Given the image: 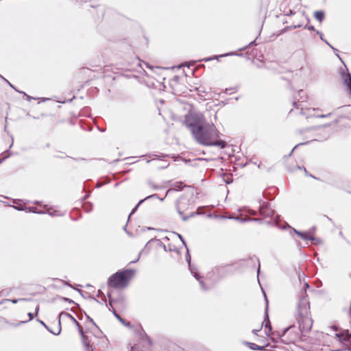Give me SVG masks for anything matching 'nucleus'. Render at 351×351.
<instances>
[{"label": "nucleus", "instance_id": "nucleus-1", "mask_svg": "<svg viewBox=\"0 0 351 351\" xmlns=\"http://www.w3.org/2000/svg\"><path fill=\"white\" fill-rule=\"evenodd\" d=\"M186 124L197 143L206 146H217L225 148L226 143L224 141H217L219 132L213 123H204L202 115H195L186 117Z\"/></svg>", "mask_w": 351, "mask_h": 351}, {"label": "nucleus", "instance_id": "nucleus-2", "mask_svg": "<svg viewBox=\"0 0 351 351\" xmlns=\"http://www.w3.org/2000/svg\"><path fill=\"white\" fill-rule=\"evenodd\" d=\"M310 304L306 296H302L298 304L297 320L299 328L302 332H306L311 330L313 325V319L310 315Z\"/></svg>", "mask_w": 351, "mask_h": 351}, {"label": "nucleus", "instance_id": "nucleus-3", "mask_svg": "<svg viewBox=\"0 0 351 351\" xmlns=\"http://www.w3.org/2000/svg\"><path fill=\"white\" fill-rule=\"evenodd\" d=\"M135 273L136 270L132 269L119 270L109 277L108 285L114 289L125 288L128 285Z\"/></svg>", "mask_w": 351, "mask_h": 351}, {"label": "nucleus", "instance_id": "nucleus-4", "mask_svg": "<svg viewBox=\"0 0 351 351\" xmlns=\"http://www.w3.org/2000/svg\"><path fill=\"white\" fill-rule=\"evenodd\" d=\"M190 200L188 197L185 196L180 197L176 202V210L183 221H186L190 217H193L197 214V213L193 212L191 213L189 215H184V212L185 210H189L190 208Z\"/></svg>", "mask_w": 351, "mask_h": 351}, {"label": "nucleus", "instance_id": "nucleus-5", "mask_svg": "<svg viewBox=\"0 0 351 351\" xmlns=\"http://www.w3.org/2000/svg\"><path fill=\"white\" fill-rule=\"evenodd\" d=\"M228 265H219L214 267L212 271L208 274V278L214 281H218L225 278L229 274Z\"/></svg>", "mask_w": 351, "mask_h": 351}, {"label": "nucleus", "instance_id": "nucleus-6", "mask_svg": "<svg viewBox=\"0 0 351 351\" xmlns=\"http://www.w3.org/2000/svg\"><path fill=\"white\" fill-rule=\"evenodd\" d=\"M186 261L188 263L189 269L191 271V274L194 276V278L199 282L201 288L204 291H207L210 289V287L206 285V284L202 280V277L199 275L197 268L191 263V255L189 254V249L187 248V253L186 254Z\"/></svg>", "mask_w": 351, "mask_h": 351}, {"label": "nucleus", "instance_id": "nucleus-7", "mask_svg": "<svg viewBox=\"0 0 351 351\" xmlns=\"http://www.w3.org/2000/svg\"><path fill=\"white\" fill-rule=\"evenodd\" d=\"M258 207V213L264 217H271L274 215V210L271 208L268 202L260 200Z\"/></svg>", "mask_w": 351, "mask_h": 351}, {"label": "nucleus", "instance_id": "nucleus-8", "mask_svg": "<svg viewBox=\"0 0 351 351\" xmlns=\"http://www.w3.org/2000/svg\"><path fill=\"white\" fill-rule=\"evenodd\" d=\"M64 318L72 319L73 322L77 326L81 337H82V335H85L84 334L82 328L80 325L79 322L75 319V318L72 315L68 313L62 312L59 314V325H60L61 319Z\"/></svg>", "mask_w": 351, "mask_h": 351}, {"label": "nucleus", "instance_id": "nucleus-9", "mask_svg": "<svg viewBox=\"0 0 351 351\" xmlns=\"http://www.w3.org/2000/svg\"><path fill=\"white\" fill-rule=\"evenodd\" d=\"M341 76L343 84L347 86L351 95V74L349 72H342Z\"/></svg>", "mask_w": 351, "mask_h": 351}, {"label": "nucleus", "instance_id": "nucleus-10", "mask_svg": "<svg viewBox=\"0 0 351 351\" xmlns=\"http://www.w3.org/2000/svg\"><path fill=\"white\" fill-rule=\"evenodd\" d=\"M166 197L165 196V197L163 198H160L158 197V195L157 194H153V195H148L147 197H145L144 199H141L139 201V202L138 203V204L135 206L134 208H133V210H132V212L130 213V214L129 215V217H128V219H130V216L136 210L137 208L138 207V206L142 204L144 201L147 200V199H154V198H156V199H159L161 202H162L164 200V199Z\"/></svg>", "mask_w": 351, "mask_h": 351}, {"label": "nucleus", "instance_id": "nucleus-11", "mask_svg": "<svg viewBox=\"0 0 351 351\" xmlns=\"http://www.w3.org/2000/svg\"><path fill=\"white\" fill-rule=\"evenodd\" d=\"M186 185H184L182 182H176L172 185V187L167 190L165 194V197H167L169 194L172 193L173 191H178L184 189Z\"/></svg>", "mask_w": 351, "mask_h": 351}, {"label": "nucleus", "instance_id": "nucleus-12", "mask_svg": "<svg viewBox=\"0 0 351 351\" xmlns=\"http://www.w3.org/2000/svg\"><path fill=\"white\" fill-rule=\"evenodd\" d=\"M234 55H237V56L238 54L237 53H234V52H230V53H225V54H221V55H219V56H214L206 58H204V59L201 60V61L209 62V61H211V60H215V59H218L219 58L226 57V56H234Z\"/></svg>", "mask_w": 351, "mask_h": 351}, {"label": "nucleus", "instance_id": "nucleus-13", "mask_svg": "<svg viewBox=\"0 0 351 351\" xmlns=\"http://www.w3.org/2000/svg\"><path fill=\"white\" fill-rule=\"evenodd\" d=\"M143 335H142V340L144 341V343L143 347L145 349H149L152 346V341L151 338L143 332Z\"/></svg>", "mask_w": 351, "mask_h": 351}, {"label": "nucleus", "instance_id": "nucleus-14", "mask_svg": "<svg viewBox=\"0 0 351 351\" xmlns=\"http://www.w3.org/2000/svg\"><path fill=\"white\" fill-rule=\"evenodd\" d=\"M25 210H28L29 212L34 213H37V214H45V213H47L50 215H57L56 211H54L53 213V212H51L50 210H48L47 212L37 211L36 210V208H34V207H27V208H25Z\"/></svg>", "mask_w": 351, "mask_h": 351}, {"label": "nucleus", "instance_id": "nucleus-15", "mask_svg": "<svg viewBox=\"0 0 351 351\" xmlns=\"http://www.w3.org/2000/svg\"><path fill=\"white\" fill-rule=\"evenodd\" d=\"M81 338H82V343H83L84 346L86 348V351H93V348L90 345V341L88 339V337L86 335H82V337H81Z\"/></svg>", "mask_w": 351, "mask_h": 351}, {"label": "nucleus", "instance_id": "nucleus-16", "mask_svg": "<svg viewBox=\"0 0 351 351\" xmlns=\"http://www.w3.org/2000/svg\"><path fill=\"white\" fill-rule=\"evenodd\" d=\"M315 108L304 109L302 106L300 107V114L306 116L307 118L312 116V112L315 111Z\"/></svg>", "mask_w": 351, "mask_h": 351}, {"label": "nucleus", "instance_id": "nucleus-17", "mask_svg": "<svg viewBox=\"0 0 351 351\" xmlns=\"http://www.w3.org/2000/svg\"><path fill=\"white\" fill-rule=\"evenodd\" d=\"M114 315L125 326L130 327V323L123 319L119 314L117 313L114 309H113Z\"/></svg>", "mask_w": 351, "mask_h": 351}, {"label": "nucleus", "instance_id": "nucleus-18", "mask_svg": "<svg viewBox=\"0 0 351 351\" xmlns=\"http://www.w3.org/2000/svg\"><path fill=\"white\" fill-rule=\"evenodd\" d=\"M314 16L321 23L324 19V12L322 10L316 11L314 13Z\"/></svg>", "mask_w": 351, "mask_h": 351}, {"label": "nucleus", "instance_id": "nucleus-19", "mask_svg": "<svg viewBox=\"0 0 351 351\" xmlns=\"http://www.w3.org/2000/svg\"><path fill=\"white\" fill-rule=\"evenodd\" d=\"M316 33L319 36L320 39L323 40L326 45H328L334 51L338 52V50L336 48L330 45V43L326 40H325L324 38H323V34L322 32H320L318 30H316Z\"/></svg>", "mask_w": 351, "mask_h": 351}, {"label": "nucleus", "instance_id": "nucleus-20", "mask_svg": "<svg viewBox=\"0 0 351 351\" xmlns=\"http://www.w3.org/2000/svg\"><path fill=\"white\" fill-rule=\"evenodd\" d=\"M301 238L306 241H315L316 240V239L313 236L310 235L308 232H302Z\"/></svg>", "mask_w": 351, "mask_h": 351}, {"label": "nucleus", "instance_id": "nucleus-21", "mask_svg": "<svg viewBox=\"0 0 351 351\" xmlns=\"http://www.w3.org/2000/svg\"><path fill=\"white\" fill-rule=\"evenodd\" d=\"M247 344L248 345V347L251 350H264V347L258 346V345H256V343H249V342H247Z\"/></svg>", "mask_w": 351, "mask_h": 351}, {"label": "nucleus", "instance_id": "nucleus-22", "mask_svg": "<svg viewBox=\"0 0 351 351\" xmlns=\"http://www.w3.org/2000/svg\"><path fill=\"white\" fill-rule=\"evenodd\" d=\"M38 322H40V324H42L43 326H45V328H47L50 332H51L52 334L55 335H58L61 332V324L59 325L58 324V332H53L52 330H51L48 326L45 324L44 322L43 321H40V320H38Z\"/></svg>", "mask_w": 351, "mask_h": 351}, {"label": "nucleus", "instance_id": "nucleus-23", "mask_svg": "<svg viewBox=\"0 0 351 351\" xmlns=\"http://www.w3.org/2000/svg\"><path fill=\"white\" fill-rule=\"evenodd\" d=\"M273 225H274L275 226H276L277 228H281V229H285L287 228V226H289L287 223H286V225H284L282 226H280L279 225V222L277 219H275L274 221V223H273Z\"/></svg>", "mask_w": 351, "mask_h": 351}, {"label": "nucleus", "instance_id": "nucleus-24", "mask_svg": "<svg viewBox=\"0 0 351 351\" xmlns=\"http://www.w3.org/2000/svg\"><path fill=\"white\" fill-rule=\"evenodd\" d=\"M3 158L0 160V164L1 162H3V161H4L5 159H7L8 158L10 157V153L9 152V150H7L5 151L3 154Z\"/></svg>", "mask_w": 351, "mask_h": 351}, {"label": "nucleus", "instance_id": "nucleus-25", "mask_svg": "<svg viewBox=\"0 0 351 351\" xmlns=\"http://www.w3.org/2000/svg\"><path fill=\"white\" fill-rule=\"evenodd\" d=\"M265 317L267 319V322L265 324V328H268L269 331L270 332L271 330V326L269 321V316L267 314V311H266Z\"/></svg>", "mask_w": 351, "mask_h": 351}, {"label": "nucleus", "instance_id": "nucleus-26", "mask_svg": "<svg viewBox=\"0 0 351 351\" xmlns=\"http://www.w3.org/2000/svg\"><path fill=\"white\" fill-rule=\"evenodd\" d=\"M308 142L306 143H300L298 144H297L293 149L291 151V152L289 153V154L287 156V157H289L291 156V155L292 154L293 152L300 145H304V144H306Z\"/></svg>", "mask_w": 351, "mask_h": 351}, {"label": "nucleus", "instance_id": "nucleus-27", "mask_svg": "<svg viewBox=\"0 0 351 351\" xmlns=\"http://www.w3.org/2000/svg\"><path fill=\"white\" fill-rule=\"evenodd\" d=\"M20 93H22L23 94L24 97H25L26 99L28 101H31L32 99H35L34 97L28 95L27 94H26L25 92H19Z\"/></svg>", "mask_w": 351, "mask_h": 351}, {"label": "nucleus", "instance_id": "nucleus-28", "mask_svg": "<svg viewBox=\"0 0 351 351\" xmlns=\"http://www.w3.org/2000/svg\"><path fill=\"white\" fill-rule=\"evenodd\" d=\"M256 45V42H255V40H253V41L250 42L248 45H246V46L239 49V50L243 51V50H245V49H247L250 45Z\"/></svg>", "mask_w": 351, "mask_h": 351}, {"label": "nucleus", "instance_id": "nucleus-29", "mask_svg": "<svg viewBox=\"0 0 351 351\" xmlns=\"http://www.w3.org/2000/svg\"><path fill=\"white\" fill-rule=\"evenodd\" d=\"M347 337H344L343 339L346 341H348L351 343V332H349L348 330H347Z\"/></svg>", "mask_w": 351, "mask_h": 351}, {"label": "nucleus", "instance_id": "nucleus-30", "mask_svg": "<svg viewBox=\"0 0 351 351\" xmlns=\"http://www.w3.org/2000/svg\"><path fill=\"white\" fill-rule=\"evenodd\" d=\"M302 26L301 24H297V25H292V26H290V27H287V29H296V28H299Z\"/></svg>", "mask_w": 351, "mask_h": 351}, {"label": "nucleus", "instance_id": "nucleus-31", "mask_svg": "<svg viewBox=\"0 0 351 351\" xmlns=\"http://www.w3.org/2000/svg\"><path fill=\"white\" fill-rule=\"evenodd\" d=\"M12 207L18 210H24L25 209V208L22 206H13Z\"/></svg>", "mask_w": 351, "mask_h": 351}, {"label": "nucleus", "instance_id": "nucleus-32", "mask_svg": "<svg viewBox=\"0 0 351 351\" xmlns=\"http://www.w3.org/2000/svg\"><path fill=\"white\" fill-rule=\"evenodd\" d=\"M331 113H328L327 114H320V115H317L316 116V117H319V118H326V117H329L331 116Z\"/></svg>", "mask_w": 351, "mask_h": 351}, {"label": "nucleus", "instance_id": "nucleus-33", "mask_svg": "<svg viewBox=\"0 0 351 351\" xmlns=\"http://www.w3.org/2000/svg\"><path fill=\"white\" fill-rule=\"evenodd\" d=\"M293 232L301 237L302 232L298 231L293 228H291Z\"/></svg>", "mask_w": 351, "mask_h": 351}, {"label": "nucleus", "instance_id": "nucleus-34", "mask_svg": "<svg viewBox=\"0 0 351 351\" xmlns=\"http://www.w3.org/2000/svg\"><path fill=\"white\" fill-rule=\"evenodd\" d=\"M28 300L26 299V298H20V299H18V300H12V302L14 303V304H16L18 301H27Z\"/></svg>", "mask_w": 351, "mask_h": 351}, {"label": "nucleus", "instance_id": "nucleus-35", "mask_svg": "<svg viewBox=\"0 0 351 351\" xmlns=\"http://www.w3.org/2000/svg\"><path fill=\"white\" fill-rule=\"evenodd\" d=\"M172 349H173V351H184V350H182L180 348H179V347H178V346H175V345H173V346H172Z\"/></svg>", "mask_w": 351, "mask_h": 351}, {"label": "nucleus", "instance_id": "nucleus-36", "mask_svg": "<svg viewBox=\"0 0 351 351\" xmlns=\"http://www.w3.org/2000/svg\"><path fill=\"white\" fill-rule=\"evenodd\" d=\"M178 237H179L180 240L182 241V244H183L185 247H186V242L184 241V240L183 237H182V235H180V234H178Z\"/></svg>", "mask_w": 351, "mask_h": 351}, {"label": "nucleus", "instance_id": "nucleus-37", "mask_svg": "<svg viewBox=\"0 0 351 351\" xmlns=\"http://www.w3.org/2000/svg\"><path fill=\"white\" fill-rule=\"evenodd\" d=\"M305 28H306V29H308V30H311V31H316V30L315 29L314 26H313V25H306V26H305Z\"/></svg>", "mask_w": 351, "mask_h": 351}, {"label": "nucleus", "instance_id": "nucleus-38", "mask_svg": "<svg viewBox=\"0 0 351 351\" xmlns=\"http://www.w3.org/2000/svg\"><path fill=\"white\" fill-rule=\"evenodd\" d=\"M4 81H5L10 86V87H12L13 89H14L16 91H17L19 93L20 92L18 90H16V88L8 80L4 79Z\"/></svg>", "mask_w": 351, "mask_h": 351}, {"label": "nucleus", "instance_id": "nucleus-39", "mask_svg": "<svg viewBox=\"0 0 351 351\" xmlns=\"http://www.w3.org/2000/svg\"><path fill=\"white\" fill-rule=\"evenodd\" d=\"M248 213L251 215H257V212L256 210H254L252 209L248 210Z\"/></svg>", "mask_w": 351, "mask_h": 351}, {"label": "nucleus", "instance_id": "nucleus-40", "mask_svg": "<svg viewBox=\"0 0 351 351\" xmlns=\"http://www.w3.org/2000/svg\"><path fill=\"white\" fill-rule=\"evenodd\" d=\"M253 221L258 222V223H263V220L261 218H254L252 219Z\"/></svg>", "mask_w": 351, "mask_h": 351}, {"label": "nucleus", "instance_id": "nucleus-41", "mask_svg": "<svg viewBox=\"0 0 351 351\" xmlns=\"http://www.w3.org/2000/svg\"><path fill=\"white\" fill-rule=\"evenodd\" d=\"M150 186L154 189H159V186H158L156 184H149Z\"/></svg>", "mask_w": 351, "mask_h": 351}, {"label": "nucleus", "instance_id": "nucleus-42", "mask_svg": "<svg viewBox=\"0 0 351 351\" xmlns=\"http://www.w3.org/2000/svg\"><path fill=\"white\" fill-rule=\"evenodd\" d=\"M293 105L295 108H299V106H301V104H299V105H298V104H297V102H296V101H293Z\"/></svg>", "mask_w": 351, "mask_h": 351}, {"label": "nucleus", "instance_id": "nucleus-43", "mask_svg": "<svg viewBox=\"0 0 351 351\" xmlns=\"http://www.w3.org/2000/svg\"><path fill=\"white\" fill-rule=\"evenodd\" d=\"M28 316L29 317V320H32L34 318V315L32 313H29Z\"/></svg>", "mask_w": 351, "mask_h": 351}, {"label": "nucleus", "instance_id": "nucleus-44", "mask_svg": "<svg viewBox=\"0 0 351 351\" xmlns=\"http://www.w3.org/2000/svg\"><path fill=\"white\" fill-rule=\"evenodd\" d=\"M303 93H304V91H303L302 90H300L298 91V95H299V96L300 97V99H302V96H300V95H301V94H303Z\"/></svg>", "mask_w": 351, "mask_h": 351}, {"label": "nucleus", "instance_id": "nucleus-45", "mask_svg": "<svg viewBox=\"0 0 351 351\" xmlns=\"http://www.w3.org/2000/svg\"><path fill=\"white\" fill-rule=\"evenodd\" d=\"M261 329H257V330H252V332L254 334V335H257L258 332L260 331Z\"/></svg>", "mask_w": 351, "mask_h": 351}, {"label": "nucleus", "instance_id": "nucleus-46", "mask_svg": "<svg viewBox=\"0 0 351 351\" xmlns=\"http://www.w3.org/2000/svg\"><path fill=\"white\" fill-rule=\"evenodd\" d=\"M65 300H66V301H67V302H69V303H73V302H73L72 300H71V299L66 298Z\"/></svg>", "mask_w": 351, "mask_h": 351}, {"label": "nucleus", "instance_id": "nucleus-47", "mask_svg": "<svg viewBox=\"0 0 351 351\" xmlns=\"http://www.w3.org/2000/svg\"><path fill=\"white\" fill-rule=\"evenodd\" d=\"M240 221H241V222H246V221H247V219H246V218H244V219H243V218H241V219H240Z\"/></svg>", "mask_w": 351, "mask_h": 351}, {"label": "nucleus", "instance_id": "nucleus-48", "mask_svg": "<svg viewBox=\"0 0 351 351\" xmlns=\"http://www.w3.org/2000/svg\"><path fill=\"white\" fill-rule=\"evenodd\" d=\"M253 219L254 218H252V217L246 218L247 221H252V219Z\"/></svg>", "mask_w": 351, "mask_h": 351}, {"label": "nucleus", "instance_id": "nucleus-49", "mask_svg": "<svg viewBox=\"0 0 351 351\" xmlns=\"http://www.w3.org/2000/svg\"><path fill=\"white\" fill-rule=\"evenodd\" d=\"M35 310H36V314H37V313H38V310H39V306H37L36 307V309H35Z\"/></svg>", "mask_w": 351, "mask_h": 351}, {"label": "nucleus", "instance_id": "nucleus-50", "mask_svg": "<svg viewBox=\"0 0 351 351\" xmlns=\"http://www.w3.org/2000/svg\"><path fill=\"white\" fill-rule=\"evenodd\" d=\"M267 225L270 226L272 224L271 221H268L266 222Z\"/></svg>", "mask_w": 351, "mask_h": 351}, {"label": "nucleus", "instance_id": "nucleus-51", "mask_svg": "<svg viewBox=\"0 0 351 351\" xmlns=\"http://www.w3.org/2000/svg\"><path fill=\"white\" fill-rule=\"evenodd\" d=\"M259 272H260V264L258 265V269H257L258 275L259 274Z\"/></svg>", "mask_w": 351, "mask_h": 351}, {"label": "nucleus", "instance_id": "nucleus-52", "mask_svg": "<svg viewBox=\"0 0 351 351\" xmlns=\"http://www.w3.org/2000/svg\"><path fill=\"white\" fill-rule=\"evenodd\" d=\"M123 229H124V230H125L128 234H129V232H127L126 226H125L123 227Z\"/></svg>", "mask_w": 351, "mask_h": 351}, {"label": "nucleus", "instance_id": "nucleus-53", "mask_svg": "<svg viewBox=\"0 0 351 351\" xmlns=\"http://www.w3.org/2000/svg\"><path fill=\"white\" fill-rule=\"evenodd\" d=\"M138 258H137L136 260L135 261H131V263H136L138 261Z\"/></svg>", "mask_w": 351, "mask_h": 351}, {"label": "nucleus", "instance_id": "nucleus-54", "mask_svg": "<svg viewBox=\"0 0 351 351\" xmlns=\"http://www.w3.org/2000/svg\"><path fill=\"white\" fill-rule=\"evenodd\" d=\"M94 300H95L96 302L99 303V301L98 300H97V299L94 298Z\"/></svg>", "mask_w": 351, "mask_h": 351}, {"label": "nucleus", "instance_id": "nucleus-55", "mask_svg": "<svg viewBox=\"0 0 351 351\" xmlns=\"http://www.w3.org/2000/svg\"><path fill=\"white\" fill-rule=\"evenodd\" d=\"M0 78L3 79V80L5 79L1 75H0Z\"/></svg>", "mask_w": 351, "mask_h": 351}, {"label": "nucleus", "instance_id": "nucleus-56", "mask_svg": "<svg viewBox=\"0 0 351 351\" xmlns=\"http://www.w3.org/2000/svg\"><path fill=\"white\" fill-rule=\"evenodd\" d=\"M0 78L3 79V80L5 79L1 75H0Z\"/></svg>", "mask_w": 351, "mask_h": 351}, {"label": "nucleus", "instance_id": "nucleus-57", "mask_svg": "<svg viewBox=\"0 0 351 351\" xmlns=\"http://www.w3.org/2000/svg\"><path fill=\"white\" fill-rule=\"evenodd\" d=\"M265 297H266V295L265 294ZM265 299H267V298H265ZM266 302L268 303V300H266Z\"/></svg>", "mask_w": 351, "mask_h": 351}, {"label": "nucleus", "instance_id": "nucleus-58", "mask_svg": "<svg viewBox=\"0 0 351 351\" xmlns=\"http://www.w3.org/2000/svg\"><path fill=\"white\" fill-rule=\"evenodd\" d=\"M297 168L301 169V167L300 166H297Z\"/></svg>", "mask_w": 351, "mask_h": 351}, {"label": "nucleus", "instance_id": "nucleus-59", "mask_svg": "<svg viewBox=\"0 0 351 351\" xmlns=\"http://www.w3.org/2000/svg\"><path fill=\"white\" fill-rule=\"evenodd\" d=\"M288 330V328H286L285 330H284V333H285V332Z\"/></svg>", "mask_w": 351, "mask_h": 351}, {"label": "nucleus", "instance_id": "nucleus-60", "mask_svg": "<svg viewBox=\"0 0 351 351\" xmlns=\"http://www.w3.org/2000/svg\"><path fill=\"white\" fill-rule=\"evenodd\" d=\"M337 56H338L339 59L341 60V57H339L338 54H337Z\"/></svg>", "mask_w": 351, "mask_h": 351}, {"label": "nucleus", "instance_id": "nucleus-61", "mask_svg": "<svg viewBox=\"0 0 351 351\" xmlns=\"http://www.w3.org/2000/svg\"><path fill=\"white\" fill-rule=\"evenodd\" d=\"M66 285H69V287H71V285H70L69 283H67Z\"/></svg>", "mask_w": 351, "mask_h": 351}]
</instances>
